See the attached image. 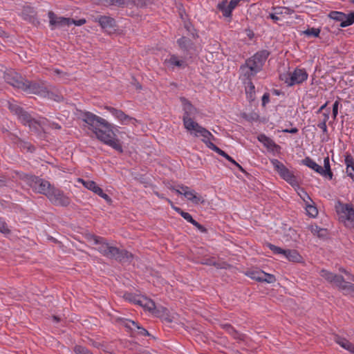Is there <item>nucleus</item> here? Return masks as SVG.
I'll use <instances>...</instances> for the list:
<instances>
[{
	"label": "nucleus",
	"mask_w": 354,
	"mask_h": 354,
	"mask_svg": "<svg viewBox=\"0 0 354 354\" xmlns=\"http://www.w3.org/2000/svg\"><path fill=\"white\" fill-rule=\"evenodd\" d=\"M283 255L287 259L293 262H299L301 260V257L296 250H284Z\"/></svg>",
	"instance_id": "7c9ffc66"
},
{
	"label": "nucleus",
	"mask_w": 354,
	"mask_h": 354,
	"mask_svg": "<svg viewBox=\"0 0 354 354\" xmlns=\"http://www.w3.org/2000/svg\"><path fill=\"white\" fill-rule=\"evenodd\" d=\"M91 239L97 245L96 250L103 256L113 259L118 254V248L109 244L104 238L93 236Z\"/></svg>",
	"instance_id": "9d476101"
},
{
	"label": "nucleus",
	"mask_w": 354,
	"mask_h": 354,
	"mask_svg": "<svg viewBox=\"0 0 354 354\" xmlns=\"http://www.w3.org/2000/svg\"><path fill=\"white\" fill-rule=\"evenodd\" d=\"M78 181L80 182L86 189L92 191L96 194H102V189L93 180H85L79 178Z\"/></svg>",
	"instance_id": "b1692460"
},
{
	"label": "nucleus",
	"mask_w": 354,
	"mask_h": 354,
	"mask_svg": "<svg viewBox=\"0 0 354 354\" xmlns=\"http://www.w3.org/2000/svg\"><path fill=\"white\" fill-rule=\"evenodd\" d=\"M81 118L86 124L85 127L90 130L95 136L106 145L111 147L119 152H122V146L118 140L115 138L113 131V125L104 118L91 112H84Z\"/></svg>",
	"instance_id": "f257e3e1"
},
{
	"label": "nucleus",
	"mask_w": 354,
	"mask_h": 354,
	"mask_svg": "<svg viewBox=\"0 0 354 354\" xmlns=\"http://www.w3.org/2000/svg\"><path fill=\"white\" fill-rule=\"evenodd\" d=\"M207 133L209 135H206L204 133V136H201L200 137H202V141L205 144V145L212 151H215L218 154L221 155V156L225 157L227 156V153L221 150L220 148L216 147L213 142L212 140H215L214 136L207 130Z\"/></svg>",
	"instance_id": "6ab92c4d"
},
{
	"label": "nucleus",
	"mask_w": 354,
	"mask_h": 354,
	"mask_svg": "<svg viewBox=\"0 0 354 354\" xmlns=\"http://www.w3.org/2000/svg\"><path fill=\"white\" fill-rule=\"evenodd\" d=\"M308 73L304 68H296L292 73H283L280 75V79L283 81L287 86H292L295 84H301L308 78Z\"/></svg>",
	"instance_id": "1a4fd4ad"
},
{
	"label": "nucleus",
	"mask_w": 354,
	"mask_h": 354,
	"mask_svg": "<svg viewBox=\"0 0 354 354\" xmlns=\"http://www.w3.org/2000/svg\"><path fill=\"white\" fill-rule=\"evenodd\" d=\"M245 92L248 95V98L250 100H253L254 98L255 87L253 83L249 80L245 86Z\"/></svg>",
	"instance_id": "473e14b6"
},
{
	"label": "nucleus",
	"mask_w": 354,
	"mask_h": 354,
	"mask_svg": "<svg viewBox=\"0 0 354 354\" xmlns=\"http://www.w3.org/2000/svg\"><path fill=\"white\" fill-rule=\"evenodd\" d=\"M133 256L131 253L127 252L125 250H119L118 254L113 257V259H115L117 261H119L122 263H130L131 262Z\"/></svg>",
	"instance_id": "4be33fe9"
},
{
	"label": "nucleus",
	"mask_w": 354,
	"mask_h": 354,
	"mask_svg": "<svg viewBox=\"0 0 354 354\" xmlns=\"http://www.w3.org/2000/svg\"><path fill=\"white\" fill-rule=\"evenodd\" d=\"M296 189H299V195L300 197L303 199V201L305 202L306 205L308 203H311L312 200L308 196V194L303 189H301L299 187V188H295Z\"/></svg>",
	"instance_id": "ea45409f"
},
{
	"label": "nucleus",
	"mask_w": 354,
	"mask_h": 354,
	"mask_svg": "<svg viewBox=\"0 0 354 354\" xmlns=\"http://www.w3.org/2000/svg\"><path fill=\"white\" fill-rule=\"evenodd\" d=\"M225 159L230 162V160H232V158L230 157L229 155H227L225 157Z\"/></svg>",
	"instance_id": "774afa93"
},
{
	"label": "nucleus",
	"mask_w": 354,
	"mask_h": 354,
	"mask_svg": "<svg viewBox=\"0 0 354 354\" xmlns=\"http://www.w3.org/2000/svg\"><path fill=\"white\" fill-rule=\"evenodd\" d=\"M0 232L4 234H8L10 232L8 225L2 218H0Z\"/></svg>",
	"instance_id": "37998d69"
},
{
	"label": "nucleus",
	"mask_w": 354,
	"mask_h": 354,
	"mask_svg": "<svg viewBox=\"0 0 354 354\" xmlns=\"http://www.w3.org/2000/svg\"><path fill=\"white\" fill-rule=\"evenodd\" d=\"M98 196L104 198L108 203L111 202V198L106 194L104 193L103 190H102V194H99Z\"/></svg>",
	"instance_id": "603ef678"
},
{
	"label": "nucleus",
	"mask_w": 354,
	"mask_h": 354,
	"mask_svg": "<svg viewBox=\"0 0 354 354\" xmlns=\"http://www.w3.org/2000/svg\"><path fill=\"white\" fill-rule=\"evenodd\" d=\"M106 109L108 110L117 120H118L122 124H134L136 122L135 118L126 115L121 110L111 106H106Z\"/></svg>",
	"instance_id": "2eb2a0df"
},
{
	"label": "nucleus",
	"mask_w": 354,
	"mask_h": 354,
	"mask_svg": "<svg viewBox=\"0 0 354 354\" xmlns=\"http://www.w3.org/2000/svg\"><path fill=\"white\" fill-rule=\"evenodd\" d=\"M283 131L289 133H296L298 132V129L297 128H292L290 129H284Z\"/></svg>",
	"instance_id": "6e6d98bb"
},
{
	"label": "nucleus",
	"mask_w": 354,
	"mask_h": 354,
	"mask_svg": "<svg viewBox=\"0 0 354 354\" xmlns=\"http://www.w3.org/2000/svg\"><path fill=\"white\" fill-rule=\"evenodd\" d=\"M6 185V180L4 178H0V187Z\"/></svg>",
	"instance_id": "e2e57ef3"
},
{
	"label": "nucleus",
	"mask_w": 354,
	"mask_h": 354,
	"mask_svg": "<svg viewBox=\"0 0 354 354\" xmlns=\"http://www.w3.org/2000/svg\"><path fill=\"white\" fill-rule=\"evenodd\" d=\"M320 33V30L318 28H311L304 31V34L307 36H312L314 37H317L319 36Z\"/></svg>",
	"instance_id": "58836bf2"
},
{
	"label": "nucleus",
	"mask_w": 354,
	"mask_h": 354,
	"mask_svg": "<svg viewBox=\"0 0 354 354\" xmlns=\"http://www.w3.org/2000/svg\"><path fill=\"white\" fill-rule=\"evenodd\" d=\"M4 78L6 82L12 86L23 89L25 80L18 73L15 72L8 73L5 75Z\"/></svg>",
	"instance_id": "dca6fc26"
},
{
	"label": "nucleus",
	"mask_w": 354,
	"mask_h": 354,
	"mask_svg": "<svg viewBox=\"0 0 354 354\" xmlns=\"http://www.w3.org/2000/svg\"><path fill=\"white\" fill-rule=\"evenodd\" d=\"M269 55L267 50L257 52L252 57L246 60L244 65L241 66V74L247 79H250L261 71L263 66Z\"/></svg>",
	"instance_id": "7ed1b4c3"
},
{
	"label": "nucleus",
	"mask_w": 354,
	"mask_h": 354,
	"mask_svg": "<svg viewBox=\"0 0 354 354\" xmlns=\"http://www.w3.org/2000/svg\"><path fill=\"white\" fill-rule=\"evenodd\" d=\"M345 164L346 165V174L354 181V160L351 155L345 157Z\"/></svg>",
	"instance_id": "a878e982"
},
{
	"label": "nucleus",
	"mask_w": 354,
	"mask_h": 354,
	"mask_svg": "<svg viewBox=\"0 0 354 354\" xmlns=\"http://www.w3.org/2000/svg\"><path fill=\"white\" fill-rule=\"evenodd\" d=\"M138 303L149 311L155 313L156 305L153 301L145 299L138 301Z\"/></svg>",
	"instance_id": "2f4dec72"
},
{
	"label": "nucleus",
	"mask_w": 354,
	"mask_h": 354,
	"mask_svg": "<svg viewBox=\"0 0 354 354\" xmlns=\"http://www.w3.org/2000/svg\"><path fill=\"white\" fill-rule=\"evenodd\" d=\"M74 351L76 354H93L87 348L81 346H76Z\"/></svg>",
	"instance_id": "a18cd8bd"
},
{
	"label": "nucleus",
	"mask_w": 354,
	"mask_h": 354,
	"mask_svg": "<svg viewBox=\"0 0 354 354\" xmlns=\"http://www.w3.org/2000/svg\"><path fill=\"white\" fill-rule=\"evenodd\" d=\"M165 64L167 67L170 68H174V66L184 67L185 66V62L178 59L175 55H172L169 58L166 59Z\"/></svg>",
	"instance_id": "412c9836"
},
{
	"label": "nucleus",
	"mask_w": 354,
	"mask_h": 354,
	"mask_svg": "<svg viewBox=\"0 0 354 354\" xmlns=\"http://www.w3.org/2000/svg\"><path fill=\"white\" fill-rule=\"evenodd\" d=\"M124 326L130 330L137 329L138 333L141 335L149 336V332L134 321L127 319L124 322Z\"/></svg>",
	"instance_id": "aec40b11"
},
{
	"label": "nucleus",
	"mask_w": 354,
	"mask_h": 354,
	"mask_svg": "<svg viewBox=\"0 0 354 354\" xmlns=\"http://www.w3.org/2000/svg\"><path fill=\"white\" fill-rule=\"evenodd\" d=\"M261 274H263V271H251L248 273V276L252 279H254L260 282H263V276H261Z\"/></svg>",
	"instance_id": "c9c22d12"
},
{
	"label": "nucleus",
	"mask_w": 354,
	"mask_h": 354,
	"mask_svg": "<svg viewBox=\"0 0 354 354\" xmlns=\"http://www.w3.org/2000/svg\"><path fill=\"white\" fill-rule=\"evenodd\" d=\"M177 43L181 48L187 50L190 45V40L186 37H181L178 39Z\"/></svg>",
	"instance_id": "e433bc0d"
},
{
	"label": "nucleus",
	"mask_w": 354,
	"mask_h": 354,
	"mask_svg": "<svg viewBox=\"0 0 354 354\" xmlns=\"http://www.w3.org/2000/svg\"><path fill=\"white\" fill-rule=\"evenodd\" d=\"M21 178L34 192L44 194L46 196H47L53 187L48 180L37 176L23 174Z\"/></svg>",
	"instance_id": "39448f33"
},
{
	"label": "nucleus",
	"mask_w": 354,
	"mask_h": 354,
	"mask_svg": "<svg viewBox=\"0 0 354 354\" xmlns=\"http://www.w3.org/2000/svg\"><path fill=\"white\" fill-rule=\"evenodd\" d=\"M263 276V282H266L268 283H274L276 281L275 277L272 274H268L263 271V274H261Z\"/></svg>",
	"instance_id": "a19ab883"
},
{
	"label": "nucleus",
	"mask_w": 354,
	"mask_h": 354,
	"mask_svg": "<svg viewBox=\"0 0 354 354\" xmlns=\"http://www.w3.org/2000/svg\"><path fill=\"white\" fill-rule=\"evenodd\" d=\"M53 72L57 75H59L61 73L60 71L58 69H55Z\"/></svg>",
	"instance_id": "338daca9"
},
{
	"label": "nucleus",
	"mask_w": 354,
	"mask_h": 354,
	"mask_svg": "<svg viewBox=\"0 0 354 354\" xmlns=\"http://www.w3.org/2000/svg\"><path fill=\"white\" fill-rule=\"evenodd\" d=\"M339 220L348 228H354V208L352 204L339 203L336 206Z\"/></svg>",
	"instance_id": "0eeeda50"
},
{
	"label": "nucleus",
	"mask_w": 354,
	"mask_h": 354,
	"mask_svg": "<svg viewBox=\"0 0 354 354\" xmlns=\"http://www.w3.org/2000/svg\"><path fill=\"white\" fill-rule=\"evenodd\" d=\"M174 190L177 194L183 195L187 200L192 201L193 203L199 204L204 202L203 198L200 194L187 186H179Z\"/></svg>",
	"instance_id": "4468645a"
},
{
	"label": "nucleus",
	"mask_w": 354,
	"mask_h": 354,
	"mask_svg": "<svg viewBox=\"0 0 354 354\" xmlns=\"http://www.w3.org/2000/svg\"><path fill=\"white\" fill-rule=\"evenodd\" d=\"M268 247L274 253L277 254H283L284 250L277 247L273 244L268 243Z\"/></svg>",
	"instance_id": "49530a36"
},
{
	"label": "nucleus",
	"mask_w": 354,
	"mask_h": 354,
	"mask_svg": "<svg viewBox=\"0 0 354 354\" xmlns=\"http://www.w3.org/2000/svg\"><path fill=\"white\" fill-rule=\"evenodd\" d=\"M270 96L268 93H265L262 97V104L265 106L267 103L269 102Z\"/></svg>",
	"instance_id": "3c124183"
},
{
	"label": "nucleus",
	"mask_w": 354,
	"mask_h": 354,
	"mask_svg": "<svg viewBox=\"0 0 354 354\" xmlns=\"http://www.w3.org/2000/svg\"><path fill=\"white\" fill-rule=\"evenodd\" d=\"M230 162H232L235 166H236L237 167H239L240 169L242 170V167H241V165L239 164H238L233 158H232V160H230Z\"/></svg>",
	"instance_id": "052dcab7"
},
{
	"label": "nucleus",
	"mask_w": 354,
	"mask_h": 354,
	"mask_svg": "<svg viewBox=\"0 0 354 354\" xmlns=\"http://www.w3.org/2000/svg\"><path fill=\"white\" fill-rule=\"evenodd\" d=\"M53 97H49L50 99H52L56 102H60L63 100V97L59 94H56L53 92Z\"/></svg>",
	"instance_id": "8fccbe9b"
},
{
	"label": "nucleus",
	"mask_w": 354,
	"mask_h": 354,
	"mask_svg": "<svg viewBox=\"0 0 354 354\" xmlns=\"http://www.w3.org/2000/svg\"><path fill=\"white\" fill-rule=\"evenodd\" d=\"M306 205V209L308 214L312 217H315L318 214L317 209L315 206L312 205L310 204V203H308Z\"/></svg>",
	"instance_id": "4c0bfd02"
},
{
	"label": "nucleus",
	"mask_w": 354,
	"mask_h": 354,
	"mask_svg": "<svg viewBox=\"0 0 354 354\" xmlns=\"http://www.w3.org/2000/svg\"><path fill=\"white\" fill-rule=\"evenodd\" d=\"M327 104H328V102H326L324 104H323L322 106H321V107H320V108H321V109H322V111H323L324 109H326V106H327Z\"/></svg>",
	"instance_id": "69168bd1"
},
{
	"label": "nucleus",
	"mask_w": 354,
	"mask_h": 354,
	"mask_svg": "<svg viewBox=\"0 0 354 354\" xmlns=\"http://www.w3.org/2000/svg\"><path fill=\"white\" fill-rule=\"evenodd\" d=\"M230 162H232L235 166H236L237 167H239L240 169L242 170V167H241V165L239 164H238L233 158H232V160H230Z\"/></svg>",
	"instance_id": "bf43d9fd"
},
{
	"label": "nucleus",
	"mask_w": 354,
	"mask_h": 354,
	"mask_svg": "<svg viewBox=\"0 0 354 354\" xmlns=\"http://www.w3.org/2000/svg\"><path fill=\"white\" fill-rule=\"evenodd\" d=\"M320 175L328 178L330 180L333 178V174L330 169L329 157L326 156L324 159V167H322V171H320Z\"/></svg>",
	"instance_id": "bb28decb"
},
{
	"label": "nucleus",
	"mask_w": 354,
	"mask_h": 354,
	"mask_svg": "<svg viewBox=\"0 0 354 354\" xmlns=\"http://www.w3.org/2000/svg\"><path fill=\"white\" fill-rule=\"evenodd\" d=\"M334 339L335 342L340 346L354 354V345L348 340L339 335H335Z\"/></svg>",
	"instance_id": "5701e85b"
},
{
	"label": "nucleus",
	"mask_w": 354,
	"mask_h": 354,
	"mask_svg": "<svg viewBox=\"0 0 354 354\" xmlns=\"http://www.w3.org/2000/svg\"><path fill=\"white\" fill-rule=\"evenodd\" d=\"M104 2L107 6H120L124 3L125 0H104Z\"/></svg>",
	"instance_id": "c03bdc74"
},
{
	"label": "nucleus",
	"mask_w": 354,
	"mask_h": 354,
	"mask_svg": "<svg viewBox=\"0 0 354 354\" xmlns=\"http://www.w3.org/2000/svg\"><path fill=\"white\" fill-rule=\"evenodd\" d=\"M46 197L52 204L56 206L66 207L71 203L70 198L62 190L53 186Z\"/></svg>",
	"instance_id": "9b49d317"
},
{
	"label": "nucleus",
	"mask_w": 354,
	"mask_h": 354,
	"mask_svg": "<svg viewBox=\"0 0 354 354\" xmlns=\"http://www.w3.org/2000/svg\"><path fill=\"white\" fill-rule=\"evenodd\" d=\"M345 274L348 277L349 279H351V281H354V276L353 275L351 274L348 272H345Z\"/></svg>",
	"instance_id": "680f3d73"
},
{
	"label": "nucleus",
	"mask_w": 354,
	"mask_h": 354,
	"mask_svg": "<svg viewBox=\"0 0 354 354\" xmlns=\"http://www.w3.org/2000/svg\"><path fill=\"white\" fill-rule=\"evenodd\" d=\"M193 225H194L196 227H197L200 231L205 232V227L201 225L200 223H198L196 221L194 220V222L192 223Z\"/></svg>",
	"instance_id": "5fc2aeb1"
},
{
	"label": "nucleus",
	"mask_w": 354,
	"mask_h": 354,
	"mask_svg": "<svg viewBox=\"0 0 354 354\" xmlns=\"http://www.w3.org/2000/svg\"><path fill=\"white\" fill-rule=\"evenodd\" d=\"M328 118H329V111H328L326 113H323V120L322 122H324L325 123H326Z\"/></svg>",
	"instance_id": "4d7b16f0"
},
{
	"label": "nucleus",
	"mask_w": 354,
	"mask_h": 354,
	"mask_svg": "<svg viewBox=\"0 0 354 354\" xmlns=\"http://www.w3.org/2000/svg\"><path fill=\"white\" fill-rule=\"evenodd\" d=\"M218 9L222 12L223 16L225 18H230L232 16V9H231L228 1L223 0L217 6Z\"/></svg>",
	"instance_id": "393cba45"
},
{
	"label": "nucleus",
	"mask_w": 354,
	"mask_h": 354,
	"mask_svg": "<svg viewBox=\"0 0 354 354\" xmlns=\"http://www.w3.org/2000/svg\"><path fill=\"white\" fill-rule=\"evenodd\" d=\"M86 22L85 19H80L77 21H75L73 19H71V24H74L76 26H82Z\"/></svg>",
	"instance_id": "864d4df0"
},
{
	"label": "nucleus",
	"mask_w": 354,
	"mask_h": 354,
	"mask_svg": "<svg viewBox=\"0 0 354 354\" xmlns=\"http://www.w3.org/2000/svg\"><path fill=\"white\" fill-rule=\"evenodd\" d=\"M320 275L330 283H333L345 295L354 297V284L344 281L342 276L326 270H322Z\"/></svg>",
	"instance_id": "20e7f679"
},
{
	"label": "nucleus",
	"mask_w": 354,
	"mask_h": 354,
	"mask_svg": "<svg viewBox=\"0 0 354 354\" xmlns=\"http://www.w3.org/2000/svg\"><path fill=\"white\" fill-rule=\"evenodd\" d=\"M317 127L321 129L322 130V131L324 133H327L328 132V129H327V126H326V123H325L324 122H320L318 124H317Z\"/></svg>",
	"instance_id": "09e8293b"
},
{
	"label": "nucleus",
	"mask_w": 354,
	"mask_h": 354,
	"mask_svg": "<svg viewBox=\"0 0 354 354\" xmlns=\"http://www.w3.org/2000/svg\"><path fill=\"white\" fill-rule=\"evenodd\" d=\"M29 94H35L44 97H53V91L51 86L44 82H30L25 80L22 89Z\"/></svg>",
	"instance_id": "423d86ee"
},
{
	"label": "nucleus",
	"mask_w": 354,
	"mask_h": 354,
	"mask_svg": "<svg viewBox=\"0 0 354 354\" xmlns=\"http://www.w3.org/2000/svg\"><path fill=\"white\" fill-rule=\"evenodd\" d=\"M339 105V102L336 100L333 105V118L334 120L336 119L337 115L338 114V107Z\"/></svg>",
	"instance_id": "de8ad7c7"
},
{
	"label": "nucleus",
	"mask_w": 354,
	"mask_h": 354,
	"mask_svg": "<svg viewBox=\"0 0 354 354\" xmlns=\"http://www.w3.org/2000/svg\"><path fill=\"white\" fill-rule=\"evenodd\" d=\"M8 107L9 109L17 115H18L23 111L22 108L15 103H10Z\"/></svg>",
	"instance_id": "79ce46f5"
},
{
	"label": "nucleus",
	"mask_w": 354,
	"mask_h": 354,
	"mask_svg": "<svg viewBox=\"0 0 354 354\" xmlns=\"http://www.w3.org/2000/svg\"><path fill=\"white\" fill-rule=\"evenodd\" d=\"M181 101L184 111L183 121L184 127L187 131L195 137L204 136V133L209 135L207 133V129L201 127L193 120L197 113L196 109L186 99L182 98Z\"/></svg>",
	"instance_id": "f03ea898"
},
{
	"label": "nucleus",
	"mask_w": 354,
	"mask_h": 354,
	"mask_svg": "<svg viewBox=\"0 0 354 354\" xmlns=\"http://www.w3.org/2000/svg\"><path fill=\"white\" fill-rule=\"evenodd\" d=\"M328 17L337 21L340 22V26L345 28L354 24V12L345 14L338 11H331Z\"/></svg>",
	"instance_id": "ddd939ff"
},
{
	"label": "nucleus",
	"mask_w": 354,
	"mask_h": 354,
	"mask_svg": "<svg viewBox=\"0 0 354 354\" xmlns=\"http://www.w3.org/2000/svg\"><path fill=\"white\" fill-rule=\"evenodd\" d=\"M270 17L274 21H277L279 20V18L275 14H270Z\"/></svg>",
	"instance_id": "13d9d810"
},
{
	"label": "nucleus",
	"mask_w": 354,
	"mask_h": 354,
	"mask_svg": "<svg viewBox=\"0 0 354 354\" xmlns=\"http://www.w3.org/2000/svg\"><path fill=\"white\" fill-rule=\"evenodd\" d=\"M310 231L314 235H317L319 237L325 236V230L320 228L317 225H311Z\"/></svg>",
	"instance_id": "f704fd0d"
},
{
	"label": "nucleus",
	"mask_w": 354,
	"mask_h": 354,
	"mask_svg": "<svg viewBox=\"0 0 354 354\" xmlns=\"http://www.w3.org/2000/svg\"><path fill=\"white\" fill-rule=\"evenodd\" d=\"M17 116L21 123L24 125H28L33 131H39V128L44 129L46 124V120L45 118L36 120L24 110Z\"/></svg>",
	"instance_id": "f8f14e48"
},
{
	"label": "nucleus",
	"mask_w": 354,
	"mask_h": 354,
	"mask_svg": "<svg viewBox=\"0 0 354 354\" xmlns=\"http://www.w3.org/2000/svg\"><path fill=\"white\" fill-rule=\"evenodd\" d=\"M98 21L101 27L104 29L113 28L115 26V20L110 17L101 16Z\"/></svg>",
	"instance_id": "c756f323"
},
{
	"label": "nucleus",
	"mask_w": 354,
	"mask_h": 354,
	"mask_svg": "<svg viewBox=\"0 0 354 354\" xmlns=\"http://www.w3.org/2000/svg\"><path fill=\"white\" fill-rule=\"evenodd\" d=\"M207 133L209 135H206L204 133V136H201L200 137H202V141L205 144V145L212 151H215L218 154L221 155V156L225 157L227 156V153L221 150L220 148L216 147L213 142L212 140H215L214 136L207 130Z\"/></svg>",
	"instance_id": "a211bd4d"
},
{
	"label": "nucleus",
	"mask_w": 354,
	"mask_h": 354,
	"mask_svg": "<svg viewBox=\"0 0 354 354\" xmlns=\"http://www.w3.org/2000/svg\"><path fill=\"white\" fill-rule=\"evenodd\" d=\"M173 209L178 213H179L182 216V217L183 218H185L187 222H189L190 223H192L194 222V219H193L191 214H189L188 212H183V210H181L180 208L177 207H173Z\"/></svg>",
	"instance_id": "72a5a7b5"
},
{
	"label": "nucleus",
	"mask_w": 354,
	"mask_h": 354,
	"mask_svg": "<svg viewBox=\"0 0 354 354\" xmlns=\"http://www.w3.org/2000/svg\"><path fill=\"white\" fill-rule=\"evenodd\" d=\"M257 139L268 149H274L277 147L274 142L265 134L259 135Z\"/></svg>",
	"instance_id": "cd10ccee"
},
{
	"label": "nucleus",
	"mask_w": 354,
	"mask_h": 354,
	"mask_svg": "<svg viewBox=\"0 0 354 354\" xmlns=\"http://www.w3.org/2000/svg\"><path fill=\"white\" fill-rule=\"evenodd\" d=\"M52 127H53V128H55V129H60L61 128V127L58 124H56V123H53L52 124Z\"/></svg>",
	"instance_id": "0e129e2a"
},
{
	"label": "nucleus",
	"mask_w": 354,
	"mask_h": 354,
	"mask_svg": "<svg viewBox=\"0 0 354 354\" xmlns=\"http://www.w3.org/2000/svg\"><path fill=\"white\" fill-rule=\"evenodd\" d=\"M302 163L319 174H320V171H322V167L317 164L313 159L309 157H306L302 160Z\"/></svg>",
	"instance_id": "c85d7f7f"
},
{
	"label": "nucleus",
	"mask_w": 354,
	"mask_h": 354,
	"mask_svg": "<svg viewBox=\"0 0 354 354\" xmlns=\"http://www.w3.org/2000/svg\"><path fill=\"white\" fill-rule=\"evenodd\" d=\"M48 18L51 29L71 25V19L57 17L54 12H48Z\"/></svg>",
	"instance_id": "f3484780"
},
{
	"label": "nucleus",
	"mask_w": 354,
	"mask_h": 354,
	"mask_svg": "<svg viewBox=\"0 0 354 354\" xmlns=\"http://www.w3.org/2000/svg\"><path fill=\"white\" fill-rule=\"evenodd\" d=\"M270 162L274 169L280 177L289 183L294 188H299V183L293 172L285 166L283 163L277 159H272Z\"/></svg>",
	"instance_id": "6e6552de"
}]
</instances>
